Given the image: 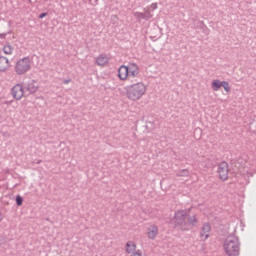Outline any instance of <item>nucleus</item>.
Instances as JSON below:
<instances>
[{
  "label": "nucleus",
  "mask_w": 256,
  "mask_h": 256,
  "mask_svg": "<svg viewBox=\"0 0 256 256\" xmlns=\"http://www.w3.org/2000/svg\"><path fill=\"white\" fill-rule=\"evenodd\" d=\"M139 75V66L135 63H131L128 66L121 65L118 68V79L120 81H127L129 77H137Z\"/></svg>",
  "instance_id": "7ed1b4c3"
},
{
  "label": "nucleus",
  "mask_w": 256,
  "mask_h": 256,
  "mask_svg": "<svg viewBox=\"0 0 256 256\" xmlns=\"http://www.w3.org/2000/svg\"><path fill=\"white\" fill-rule=\"evenodd\" d=\"M3 53L5 55H13V46H11V44H6L3 47Z\"/></svg>",
  "instance_id": "2eb2a0df"
},
{
  "label": "nucleus",
  "mask_w": 256,
  "mask_h": 256,
  "mask_svg": "<svg viewBox=\"0 0 256 256\" xmlns=\"http://www.w3.org/2000/svg\"><path fill=\"white\" fill-rule=\"evenodd\" d=\"M14 71L16 75H25L31 71V58L24 57L16 61L14 65Z\"/></svg>",
  "instance_id": "39448f33"
},
{
  "label": "nucleus",
  "mask_w": 256,
  "mask_h": 256,
  "mask_svg": "<svg viewBox=\"0 0 256 256\" xmlns=\"http://www.w3.org/2000/svg\"><path fill=\"white\" fill-rule=\"evenodd\" d=\"M223 250L227 256H239V239L228 236L224 241Z\"/></svg>",
  "instance_id": "20e7f679"
},
{
  "label": "nucleus",
  "mask_w": 256,
  "mask_h": 256,
  "mask_svg": "<svg viewBox=\"0 0 256 256\" xmlns=\"http://www.w3.org/2000/svg\"><path fill=\"white\" fill-rule=\"evenodd\" d=\"M211 233V225L204 224L200 230V239L201 241H207Z\"/></svg>",
  "instance_id": "1a4fd4ad"
},
{
  "label": "nucleus",
  "mask_w": 256,
  "mask_h": 256,
  "mask_svg": "<svg viewBox=\"0 0 256 256\" xmlns=\"http://www.w3.org/2000/svg\"><path fill=\"white\" fill-rule=\"evenodd\" d=\"M44 17H47V13H42L39 15V19H43Z\"/></svg>",
  "instance_id": "a211bd4d"
},
{
  "label": "nucleus",
  "mask_w": 256,
  "mask_h": 256,
  "mask_svg": "<svg viewBox=\"0 0 256 256\" xmlns=\"http://www.w3.org/2000/svg\"><path fill=\"white\" fill-rule=\"evenodd\" d=\"M137 15H139L140 17H143V19H145V16H143L142 13H137Z\"/></svg>",
  "instance_id": "412c9836"
},
{
  "label": "nucleus",
  "mask_w": 256,
  "mask_h": 256,
  "mask_svg": "<svg viewBox=\"0 0 256 256\" xmlns=\"http://www.w3.org/2000/svg\"><path fill=\"white\" fill-rule=\"evenodd\" d=\"M135 251H137V244H135V242L133 241H128L126 243V253H129L133 255V253H135Z\"/></svg>",
  "instance_id": "f8f14e48"
},
{
  "label": "nucleus",
  "mask_w": 256,
  "mask_h": 256,
  "mask_svg": "<svg viewBox=\"0 0 256 256\" xmlns=\"http://www.w3.org/2000/svg\"><path fill=\"white\" fill-rule=\"evenodd\" d=\"M8 69H11V61L5 56H0V72L5 73Z\"/></svg>",
  "instance_id": "9d476101"
},
{
  "label": "nucleus",
  "mask_w": 256,
  "mask_h": 256,
  "mask_svg": "<svg viewBox=\"0 0 256 256\" xmlns=\"http://www.w3.org/2000/svg\"><path fill=\"white\" fill-rule=\"evenodd\" d=\"M10 93L15 101H21V99L25 97V88L23 87V84H15L11 88Z\"/></svg>",
  "instance_id": "423d86ee"
},
{
  "label": "nucleus",
  "mask_w": 256,
  "mask_h": 256,
  "mask_svg": "<svg viewBox=\"0 0 256 256\" xmlns=\"http://www.w3.org/2000/svg\"><path fill=\"white\" fill-rule=\"evenodd\" d=\"M159 233V229L157 228V226L155 225H151L148 229H147V236L148 239H155L157 237V234Z\"/></svg>",
  "instance_id": "9b49d317"
},
{
  "label": "nucleus",
  "mask_w": 256,
  "mask_h": 256,
  "mask_svg": "<svg viewBox=\"0 0 256 256\" xmlns=\"http://www.w3.org/2000/svg\"><path fill=\"white\" fill-rule=\"evenodd\" d=\"M126 98L129 101H140L147 94V85L143 82H137L134 84H130L125 87Z\"/></svg>",
  "instance_id": "f03ea898"
},
{
  "label": "nucleus",
  "mask_w": 256,
  "mask_h": 256,
  "mask_svg": "<svg viewBox=\"0 0 256 256\" xmlns=\"http://www.w3.org/2000/svg\"><path fill=\"white\" fill-rule=\"evenodd\" d=\"M109 61L110 58L107 54H100L95 59V63L98 65V67H107V65H109Z\"/></svg>",
  "instance_id": "6e6552de"
},
{
  "label": "nucleus",
  "mask_w": 256,
  "mask_h": 256,
  "mask_svg": "<svg viewBox=\"0 0 256 256\" xmlns=\"http://www.w3.org/2000/svg\"><path fill=\"white\" fill-rule=\"evenodd\" d=\"M182 172H183V173H186V174L189 173L188 170H182Z\"/></svg>",
  "instance_id": "4be33fe9"
},
{
  "label": "nucleus",
  "mask_w": 256,
  "mask_h": 256,
  "mask_svg": "<svg viewBox=\"0 0 256 256\" xmlns=\"http://www.w3.org/2000/svg\"><path fill=\"white\" fill-rule=\"evenodd\" d=\"M26 89L29 91V93H37L39 84H37L36 81H31L28 83Z\"/></svg>",
  "instance_id": "ddd939ff"
},
{
  "label": "nucleus",
  "mask_w": 256,
  "mask_h": 256,
  "mask_svg": "<svg viewBox=\"0 0 256 256\" xmlns=\"http://www.w3.org/2000/svg\"><path fill=\"white\" fill-rule=\"evenodd\" d=\"M218 175L221 181H227L229 179V165L227 162H222L218 165Z\"/></svg>",
  "instance_id": "0eeeda50"
},
{
  "label": "nucleus",
  "mask_w": 256,
  "mask_h": 256,
  "mask_svg": "<svg viewBox=\"0 0 256 256\" xmlns=\"http://www.w3.org/2000/svg\"><path fill=\"white\" fill-rule=\"evenodd\" d=\"M197 223L199 219L196 214H191V208L177 210L172 219V225L177 231H191Z\"/></svg>",
  "instance_id": "f257e3e1"
},
{
  "label": "nucleus",
  "mask_w": 256,
  "mask_h": 256,
  "mask_svg": "<svg viewBox=\"0 0 256 256\" xmlns=\"http://www.w3.org/2000/svg\"><path fill=\"white\" fill-rule=\"evenodd\" d=\"M223 85V82L220 80H213L212 81V89L213 91H219Z\"/></svg>",
  "instance_id": "4468645a"
},
{
  "label": "nucleus",
  "mask_w": 256,
  "mask_h": 256,
  "mask_svg": "<svg viewBox=\"0 0 256 256\" xmlns=\"http://www.w3.org/2000/svg\"><path fill=\"white\" fill-rule=\"evenodd\" d=\"M153 9H157V4H152Z\"/></svg>",
  "instance_id": "aec40b11"
},
{
  "label": "nucleus",
  "mask_w": 256,
  "mask_h": 256,
  "mask_svg": "<svg viewBox=\"0 0 256 256\" xmlns=\"http://www.w3.org/2000/svg\"><path fill=\"white\" fill-rule=\"evenodd\" d=\"M16 203L18 206L23 205V198L21 196L16 197Z\"/></svg>",
  "instance_id": "f3484780"
},
{
  "label": "nucleus",
  "mask_w": 256,
  "mask_h": 256,
  "mask_svg": "<svg viewBox=\"0 0 256 256\" xmlns=\"http://www.w3.org/2000/svg\"><path fill=\"white\" fill-rule=\"evenodd\" d=\"M222 87H223L224 91H226V93H229V91H231V87L229 86V82H227V81L222 82Z\"/></svg>",
  "instance_id": "dca6fc26"
},
{
  "label": "nucleus",
  "mask_w": 256,
  "mask_h": 256,
  "mask_svg": "<svg viewBox=\"0 0 256 256\" xmlns=\"http://www.w3.org/2000/svg\"><path fill=\"white\" fill-rule=\"evenodd\" d=\"M131 256H141V254L139 252H135Z\"/></svg>",
  "instance_id": "6ab92c4d"
}]
</instances>
